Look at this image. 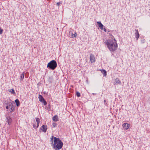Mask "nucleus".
I'll use <instances>...</instances> for the list:
<instances>
[{"mask_svg":"<svg viewBox=\"0 0 150 150\" xmlns=\"http://www.w3.org/2000/svg\"><path fill=\"white\" fill-rule=\"evenodd\" d=\"M38 98L39 101L41 103H43L44 105H45L47 104V103L46 101L45 100L44 98L41 95H39Z\"/></svg>","mask_w":150,"mask_h":150,"instance_id":"obj_4","label":"nucleus"},{"mask_svg":"<svg viewBox=\"0 0 150 150\" xmlns=\"http://www.w3.org/2000/svg\"><path fill=\"white\" fill-rule=\"evenodd\" d=\"M135 36L137 40L139 37V33L138 30L137 29H135L134 30Z\"/></svg>","mask_w":150,"mask_h":150,"instance_id":"obj_8","label":"nucleus"},{"mask_svg":"<svg viewBox=\"0 0 150 150\" xmlns=\"http://www.w3.org/2000/svg\"><path fill=\"white\" fill-rule=\"evenodd\" d=\"M90 60L91 63L94 62L95 61V58L93 55L90 54Z\"/></svg>","mask_w":150,"mask_h":150,"instance_id":"obj_9","label":"nucleus"},{"mask_svg":"<svg viewBox=\"0 0 150 150\" xmlns=\"http://www.w3.org/2000/svg\"><path fill=\"white\" fill-rule=\"evenodd\" d=\"M15 102L16 103V106L17 107L19 106L20 105V103L19 100L18 99H16L15 100Z\"/></svg>","mask_w":150,"mask_h":150,"instance_id":"obj_17","label":"nucleus"},{"mask_svg":"<svg viewBox=\"0 0 150 150\" xmlns=\"http://www.w3.org/2000/svg\"><path fill=\"white\" fill-rule=\"evenodd\" d=\"M97 23L99 26V27L101 29H103V25L100 22H97Z\"/></svg>","mask_w":150,"mask_h":150,"instance_id":"obj_12","label":"nucleus"},{"mask_svg":"<svg viewBox=\"0 0 150 150\" xmlns=\"http://www.w3.org/2000/svg\"><path fill=\"white\" fill-rule=\"evenodd\" d=\"M53 120L54 122H57L58 121V116L57 115H55L52 117Z\"/></svg>","mask_w":150,"mask_h":150,"instance_id":"obj_15","label":"nucleus"},{"mask_svg":"<svg viewBox=\"0 0 150 150\" xmlns=\"http://www.w3.org/2000/svg\"><path fill=\"white\" fill-rule=\"evenodd\" d=\"M62 4L61 3H60V2H58L57 3V6H59V5L60 4Z\"/></svg>","mask_w":150,"mask_h":150,"instance_id":"obj_27","label":"nucleus"},{"mask_svg":"<svg viewBox=\"0 0 150 150\" xmlns=\"http://www.w3.org/2000/svg\"><path fill=\"white\" fill-rule=\"evenodd\" d=\"M54 137H54L53 136H52L51 137V138H50V141L52 142V144H53V139H54Z\"/></svg>","mask_w":150,"mask_h":150,"instance_id":"obj_21","label":"nucleus"},{"mask_svg":"<svg viewBox=\"0 0 150 150\" xmlns=\"http://www.w3.org/2000/svg\"><path fill=\"white\" fill-rule=\"evenodd\" d=\"M3 31V30L0 28V34H2Z\"/></svg>","mask_w":150,"mask_h":150,"instance_id":"obj_26","label":"nucleus"},{"mask_svg":"<svg viewBox=\"0 0 150 150\" xmlns=\"http://www.w3.org/2000/svg\"><path fill=\"white\" fill-rule=\"evenodd\" d=\"M69 34L71 35V38H73L74 37H76V35H77V34H76V32H75V34H73L72 32H69Z\"/></svg>","mask_w":150,"mask_h":150,"instance_id":"obj_16","label":"nucleus"},{"mask_svg":"<svg viewBox=\"0 0 150 150\" xmlns=\"http://www.w3.org/2000/svg\"><path fill=\"white\" fill-rule=\"evenodd\" d=\"M36 121L37 123V124L36 123L34 124L33 125V127L35 129L37 128L38 126L40 123V119L38 118H35Z\"/></svg>","mask_w":150,"mask_h":150,"instance_id":"obj_5","label":"nucleus"},{"mask_svg":"<svg viewBox=\"0 0 150 150\" xmlns=\"http://www.w3.org/2000/svg\"><path fill=\"white\" fill-rule=\"evenodd\" d=\"M53 78L52 76L51 77H48V80L50 81H51L52 80Z\"/></svg>","mask_w":150,"mask_h":150,"instance_id":"obj_24","label":"nucleus"},{"mask_svg":"<svg viewBox=\"0 0 150 150\" xmlns=\"http://www.w3.org/2000/svg\"><path fill=\"white\" fill-rule=\"evenodd\" d=\"M101 71V72L103 74V75L104 76H105L107 75V72L104 69L100 70Z\"/></svg>","mask_w":150,"mask_h":150,"instance_id":"obj_14","label":"nucleus"},{"mask_svg":"<svg viewBox=\"0 0 150 150\" xmlns=\"http://www.w3.org/2000/svg\"><path fill=\"white\" fill-rule=\"evenodd\" d=\"M104 44L111 52L115 51L118 46L117 41L115 38L106 40L104 42Z\"/></svg>","mask_w":150,"mask_h":150,"instance_id":"obj_1","label":"nucleus"},{"mask_svg":"<svg viewBox=\"0 0 150 150\" xmlns=\"http://www.w3.org/2000/svg\"><path fill=\"white\" fill-rule=\"evenodd\" d=\"M141 43L143 44L145 42V39L144 38H142L141 40Z\"/></svg>","mask_w":150,"mask_h":150,"instance_id":"obj_20","label":"nucleus"},{"mask_svg":"<svg viewBox=\"0 0 150 150\" xmlns=\"http://www.w3.org/2000/svg\"><path fill=\"white\" fill-rule=\"evenodd\" d=\"M76 96L78 97H79L80 96V93L78 91L76 92Z\"/></svg>","mask_w":150,"mask_h":150,"instance_id":"obj_23","label":"nucleus"},{"mask_svg":"<svg viewBox=\"0 0 150 150\" xmlns=\"http://www.w3.org/2000/svg\"><path fill=\"white\" fill-rule=\"evenodd\" d=\"M52 125L54 127H55L57 126V124L56 123H53L52 124Z\"/></svg>","mask_w":150,"mask_h":150,"instance_id":"obj_25","label":"nucleus"},{"mask_svg":"<svg viewBox=\"0 0 150 150\" xmlns=\"http://www.w3.org/2000/svg\"><path fill=\"white\" fill-rule=\"evenodd\" d=\"M41 129L42 131L44 132H45L47 129V126L46 125H43L42 127L41 128H40Z\"/></svg>","mask_w":150,"mask_h":150,"instance_id":"obj_10","label":"nucleus"},{"mask_svg":"<svg viewBox=\"0 0 150 150\" xmlns=\"http://www.w3.org/2000/svg\"><path fill=\"white\" fill-rule=\"evenodd\" d=\"M108 32H110V30H108Z\"/></svg>","mask_w":150,"mask_h":150,"instance_id":"obj_30","label":"nucleus"},{"mask_svg":"<svg viewBox=\"0 0 150 150\" xmlns=\"http://www.w3.org/2000/svg\"><path fill=\"white\" fill-rule=\"evenodd\" d=\"M6 122L8 123V125H10L11 124V122L12 121V119L9 117H6Z\"/></svg>","mask_w":150,"mask_h":150,"instance_id":"obj_11","label":"nucleus"},{"mask_svg":"<svg viewBox=\"0 0 150 150\" xmlns=\"http://www.w3.org/2000/svg\"><path fill=\"white\" fill-rule=\"evenodd\" d=\"M13 102L9 100H6L5 103L6 105V109H8V111L11 112L14 110L13 103Z\"/></svg>","mask_w":150,"mask_h":150,"instance_id":"obj_3","label":"nucleus"},{"mask_svg":"<svg viewBox=\"0 0 150 150\" xmlns=\"http://www.w3.org/2000/svg\"><path fill=\"white\" fill-rule=\"evenodd\" d=\"M57 66H47V68L50 69L54 70Z\"/></svg>","mask_w":150,"mask_h":150,"instance_id":"obj_18","label":"nucleus"},{"mask_svg":"<svg viewBox=\"0 0 150 150\" xmlns=\"http://www.w3.org/2000/svg\"><path fill=\"white\" fill-rule=\"evenodd\" d=\"M25 73L24 72H23V73L21 74L20 76V79L21 81H22L24 78Z\"/></svg>","mask_w":150,"mask_h":150,"instance_id":"obj_19","label":"nucleus"},{"mask_svg":"<svg viewBox=\"0 0 150 150\" xmlns=\"http://www.w3.org/2000/svg\"><path fill=\"white\" fill-rule=\"evenodd\" d=\"M122 126L124 129L127 130L129 128L130 125L127 123H124L122 125Z\"/></svg>","mask_w":150,"mask_h":150,"instance_id":"obj_7","label":"nucleus"},{"mask_svg":"<svg viewBox=\"0 0 150 150\" xmlns=\"http://www.w3.org/2000/svg\"><path fill=\"white\" fill-rule=\"evenodd\" d=\"M47 66H57V64L56 62L53 60L48 63Z\"/></svg>","mask_w":150,"mask_h":150,"instance_id":"obj_6","label":"nucleus"},{"mask_svg":"<svg viewBox=\"0 0 150 150\" xmlns=\"http://www.w3.org/2000/svg\"><path fill=\"white\" fill-rule=\"evenodd\" d=\"M115 84H121V82L120 81L118 78H116L115 80Z\"/></svg>","mask_w":150,"mask_h":150,"instance_id":"obj_13","label":"nucleus"},{"mask_svg":"<svg viewBox=\"0 0 150 150\" xmlns=\"http://www.w3.org/2000/svg\"><path fill=\"white\" fill-rule=\"evenodd\" d=\"M106 101V100H104V102L105 103V105H106V104H107V103H105Z\"/></svg>","mask_w":150,"mask_h":150,"instance_id":"obj_29","label":"nucleus"},{"mask_svg":"<svg viewBox=\"0 0 150 150\" xmlns=\"http://www.w3.org/2000/svg\"><path fill=\"white\" fill-rule=\"evenodd\" d=\"M9 91L11 92L12 94L13 93L14 94L15 93L13 89L11 90H10Z\"/></svg>","mask_w":150,"mask_h":150,"instance_id":"obj_22","label":"nucleus"},{"mask_svg":"<svg viewBox=\"0 0 150 150\" xmlns=\"http://www.w3.org/2000/svg\"><path fill=\"white\" fill-rule=\"evenodd\" d=\"M103 30L104 32H106L107 31V30H106V29L105 28H104L103 29Z\"/></svg>","mask_w":150,"mask_h":150,"instance_id":"obj_28","label":"nucleus"},{"mask_svg":"<svg viewBox=\"0 0 150 150\" xmlns=\"http://www.w3.org/2000/svg\"><path fill=\"white\" fill-rule=\"evenodd\" d=\"M92 94H93V95H96V93H92Z\"/></svg>","mask_w":150,"mask_h":150,"instance_id":"obj_31","label":"nucleus"},{"mask_svg":"<svg viewBox=\"0 0 150 150\" xmlns=\"http://www.w3.org/2000/svg\"><path fill=\"white\" fill-rule=\"evenodd\" d=\"M110 35L112 36V35H111V34H110Z\"/></svg>","mask_w":150,"mask_h":150,"instance_id":"obj_32","label":"nucleus"},{"mask_svg":"<svg viewBox=\"0 0 150 150\" xmlns=\"http://www.w3.org/2000/svg\"><path fill=\"white\" fill-rule=\"evenodd\" d=\"M54 144L52 145L53 148L55 150L61 149L63 145V143L59 138L54 137Z\"/></svg>","mask_w":150,"mask_h":150,"instance_id":"obj_2","label":"nucleus"}]
</instances>
